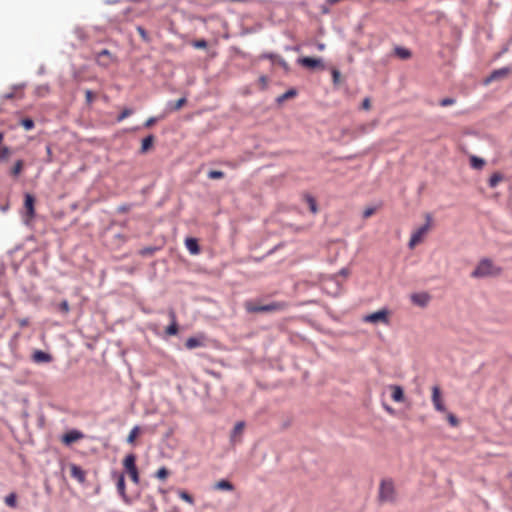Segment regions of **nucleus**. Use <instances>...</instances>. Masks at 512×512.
I'll return each instance as SVG.
<instances>
[{
  "instance_id": "0eeeda50",
  "label": "nucleus",
  "mask_w": 512,
  "mask_h": 512,
  "mask_svg": "<svg viewBox=\"0 0 512 512\" xmlns=\"http://www.w3.org/2000/svg\"><path fill=\"white\" fill-rule=\"evenodd\" d=\"M113 478L116 480V487L119 495L124 502L130 503L129 497L126 494L125 477L123 473L113 472Z\"/></svg>"
},
{
  "instance_id": "4d7b16f0",
  "label": "nucleus",
  "mask_w": 512,
  "mask_h": 512,
  "mask_svg": "<svg viewBox=\"0 0 512 512\" xmlns=\"http://www.w3.org/2000/svg\"><path fill=\"white\" fill-rule=\"evenodd\" d=\"M14 96H15V94L13 92H10V93L4 94L3 98L9 100V99H13Z\"/></svg>"
},
{
  "instance_id": "13d9d810",
  "label": "nucleus",
  "mask_w": 512,
  "mask_h": 512,
  "mask_svg": "<svg viewBox=\"0 0 512 512\" xmlns=\"http://www.w3.org/2000/svg\"><path fill=\"white\" fill-rule=\"evenodd\" d=\"M259 81H260V83L262 84V86H263V87H265V86H266V84H267V78H266L265 76H261V77L259 78Z\"/></svg>"
},
{
  "instance_id": "f8f14e48",
  "label": "nucleus",
  "mask_w": 512,
  "mask_h": 512,
  "mask_svg": "<svg viewBox=\"0 0 512 512\" xmlns=\"http://www.w3.org/2000/svg\"><path fill=\"white\" fill-rule=\"evenodd\" d=\"M262 57L265 59H270L273 63H277L279 66H281L283 68V70L286 73H288L290 71L289 64L280 55L273 54V53H265V54H263Z\"/></svg>"
},
{
  "instance_id": "bb28decb",
  "label": "nucleus",
  "mask_w": 512,
  "mask_h": 512,
  "mask_svg": "<svg viewBox=\"0 0 512 512\" xmlns=\"http://www.w3.org/2000/svg\"><path fill=\"white\" fill-rule=\"evenodd\" d=\"M185 346L187 349H194L202 346V341L196 337H190L186 340Z\"/></svg>"
},
{
  "instance_id": "37998d69",
  "label": "nucleus",
  "mask_w": 512,
  "mask_h": 512,
  "mask_svg": "<svg viewBox=\"0 0 512 512\" xmlns=\"http://www.w3.org/2000/svg\"><path fill=\"white\" fill-rule=\"evenodd\" d=\"M36 92L39 96H45L49 92L48 85H40L37 87Z\"/></svg>"
},
{
  "instance_id": "603ef678",
  "label": "nucleus",
  "mask_w": 512,
  "mask_h": 512,
  "mask_svg": "<svg viewBox=\"0 0 512 512\" xmlns=\"http://www.w3.org/2000/svg\"><path fill=\"white\" fill-rule=\"evenodd\" d=\"M156 121H157V118H155V117H150V118H148V119L146 120V122L144 123V127H145V128H149V127H151L154 123H156Z\"/></svg>"
},
{
  "instance_id": "de8ad7c7",
  "label": "nucleus",
  "mask_w": 512,
  "mask_h": 512,
  "mask_svg": "<svg viewBox=\"0 0 512 512\" xmlns=\"http://www.w3.org/2000/svg\"><path fill=\"white\" fill-rule=\"evenodd\" d=\"M447 420H448L449 424L453 427H455L459 424L457 417L452 413H448Z\"/></svg>"
},
{
  "instance_id": "20e7f679",
  "label": "nucleus",
  "mask_w": 512,
  "mask_h": 512,
  "mask_svg": "<svg viewBox=\"0 0 512 512\" xmlns=\"http://www.w3.org/2000/svg\"><path fill=\"white\" fill-rule=\"evenodd\" d=\"M379 498L382 502H393L395 500V488L391 480H383L381 482Z\"/></svg>"
},
{
  "instance_id": "6e6552de",
  "label": "nucleus",
  "mask_w": 512,
  "mask_h": 512,
  "mask_svg": "<svg viewBox=\"0 0 512 512\" xmlns=\"http://www.w3.org/2000/svg\"><path fill=\"white\" fill-rule=\"evenodd\" d=\"M364 321L369 322V323L382 322V323L387 324L389 322L388 311L386 309H382V310L376 311L374 313H371L369 315H366L364 317Z\"/></svg>"
},
{
  "instance_id": "58836bf2",
  "label": "nucleus",
  "mask_w": 512,
  "mask_h": 512,
  "mask_svg": "<svg viewBox=\"0 0 512 512\" xmlns=\"http://www.w3.org/2000/svg\"><path fill=\"white\" fill-rule=\"evenodd\" d=\"M133 113V110L132 109H129V108H125L118 116H117V121L118 122H121L123 121L125 118L129 117L131 114Z\"/></svg>"
},
{
  "instance_id": "dca6fc26",
  "label": "nucleus",
  "mask_w": 512,
  "mask_h": 512,
  "mask_svg": "<svg viewBox=\"0 0 512 512\" xmlns=\"http://www.w3.org/2000/svg\"><path fill=\"white\" fill-rule=\"evenodd\" d=\"M83 437L82 432L78 430H71L62 436V442L65 445H70Z\"/></svg>"
},
{
  "instance_id": "1a4fd4ad",
  "label": "nucleus",
  "mask_w": 512,
  "mask_h": 512,
  "mask_svg": "<svg viewBox=\"0 0 512 512\" xmlns=\"http://www.w3.org/2000/svg\"><path fill=\"white\" fill-rule=\"evenodd\" d=\"M114 60L115 57L108 49H103L96 54V62L102 67H108Z\"/></svg>"
},
{
  "instance_id": "5701e85b",
  "label": "nucleus",
  "mask_w": 512,
  "mask_h": 512,
  "mask_svg": "<svg viewBox=\"0 0 512 512\" xmlns=\"http://www.w3.org/2000/svg\"><path fill=\"white\" fill-rule=\"evenodd\" d=\"M170 317L172 319L171 324L166 328V334L168 335H176L178 333V325L175 319L174 311H170Z\"/></svg>"
},
{
  "instance_id": "49530a36",
  "label": "nucleus",
  "mask_w": 512,
  "mask_h": 512,
  "mask_svg": "<svg viewBox=\"0 0 512 512\" xmlns=\"http://www.w3.org/2000/svg\"><path fill=\"white\" fill-rule=\"evenodd\" d=\"M455 103H456V99L455 98H450V97L443 98L440 101V105L443 106V107L450 106V105H453Z\"/></svg>"
},
{
  "instance_id": "bf43d9fd",
  "label": "nucleus",
  "mask_w": 512,
  "mask_h": 512,
  "mask_svg": "<svg viewBox=\"0 0 512 512\" xmlns=\"http://www.w3.org/2000/svg\"><path fill=\"white\" fill-rule=\"evenodd\" d=\"M340 275L342 276H347L349 274V270L347 268H342L340 271H339Z\"/></svg>"
},
{
  "instance_id": "f03ea898",
  "label": "nucleus",
  "mask_w": 512,
  "mask_h": 512,
  "mask_svg": "<svg viewBox=\"0 0 512 512\" xmlns=\"http://www.w3.org/2000/svg\"><path fill=\"white\" fill-rule=\"evenodd\" d=\"M502 272L501 267L496 266L489 258L482 259L471 273L472 278L496 277Z\"/></svg>"
},
{
  "instance_id": "864d4df0",
  "label": "nucleus",
  "mask_w": 512,
  "mask_h": 512,
  "mask_svg": "<svg viewBox=\"0 0 512 512\" xmlns=\"http://www.w3.org/2000/svg\"><path fill=\"white\" fill-rule=\"evenodd\" d=\"M370 107H371L370 99L368 97H366L362 102V108L365 110H368V109H370Z\"/></svg>"
},
{
  "instance_id": "c756f323",
  "label": "nucleus",
  "mask_w": 512,
  "mask_h": 512,
  "mask_svg": "<svg viewBox=\"0 0 512 512\" xmlns=\"http://www.w3.org/2000/svg\"><path fill=\"white\" fill-rule=\"evenodd\" d=\"M178 496L180 499L187 502L188 504L194 505V498L188 492H186L184 490H179Z\"/></svg>"
},
{
  "instance_id": "79ce46f5",
  "label": "nucleus",
  "mask_w": 512,
  "mask_h": 512,
  "mask_svg": "<svg viewBox=\"0 0 512 512\" xmlns=\"http://www.w3.org/2000/svg\"><path fill=\"white\" fill-rule=\"evenodd\" d=\"M207 45V41L204 39H199L192 43V46L197 49H204L207 47Z\"/></svg>"
},
{
  "instance_id": "a18cd8bd",
  "label": "nucleus",
  "mask_w": 512,
  "mask_h": 512,
  "mask_svg": "<svg viewBox=\"0 0 512 512\" xmlns=\"http://www.w3.org/2000/svg\"><path fill=\"white\" fill-rule=\"evenodd\" d=\"M128 474L130 475L131 477V480L135 483V484H138L139 483V473H138V469H134V470H131V471H128Z\"/></svg>"
},
{
  "instance_id": "9b49d317",
  "label": "nucleus",
  "mask_w": 512,
  "mask_h": 512,
  "mask_svg": "<svg viewBox=\"0 0 512 512\" xmlns=\"http://www.w3.org/2000/svg\"><path fill=\"white\" fill-rule=\"evenodd\" d=\"M31 359L36 364H42L50 363L53 360V357L48 352L42 350H35L31 356Z\"/></svg>"
},
{
  "instance_id": "09e8293b",
  "label": "nucleus",
  "mask_w": 512,
  "mask_h": 512,
  "mask_svg": "<svg viewBox=\"0 0 512 512\" xmlns=\"http://www.w3.org/2000/svg\"><path fill=\"white\" fill-rule=\"evenodd\" d=\"M85 100L88 105H91L94 101V94L91 90L87 89L85 91Z\"/></svg>"
},
{
  "instance_id": "f257e3e1",
  "label": "nucleus",
  "mask_w": 512,
  "mask_h": 512,
  "mask_svg": "<svg viewBox=\"0 0 512 512\" xmlns=\"http://www.w3.org/2000/svg\"><path fill=\"white\" fill-rule=\"evenodd\" d=\"M244 307L248 313H272L286 311L289 304L284 301H275L265 305H257L252 301H246Z\"/></svg>"
},
{
  "instance_id": "e433bc0d",
  "label": "nucleus",
  "mask_w": 512,
  "mask_h": 512,
  "mask_svg": "<svg viewBox=\"0 0 512 512\" xmlns=\"http://www.w3.org/2000/svg\"><path fill=\"white\" fill-rule=\"evenodd\" d=\"M21 125L26 131H29L34 128L35 123L31 118H24L21 120Z\"/></svg>"
},
{
  "instance_id": "a211bd4d",
  "label": "nucleus",
  "mask_w": 512,
  "mask_h": 512,
  "mask_svg": "<svg viewBox=\"0 0 512 512\" xmlns=\"http://www.w3.org/2000/svg\"><path fill=\"white\" fill-rule=\"evenodd\" d=\"M214 490H218V491H234L235 487L234 485L226 480V479H221L219 481H217L216 483H214L213 487H212Z\"/></svg>"
},
{
  "instance_id": "680f3d73",
  "label": "nucleus",
  "mask_w": 512,
  "mask_h": 512,
  "mask_svg": "<svg viewBox=\"0 0 512 512\" xmlns=\"http://www.w3.org/2000/svg\"><path fill=\"white\" fill-rule=\"evenodd\" d=\"M130 11H131V9H130V8H125V9L123 10V16H125V15H126L127 13H129Z\"/></svg>"
},
{
  "instance_id": "3c124183",
  "label": "nucleus",
  "mask_w": 512,
  "mask_h": 512,
  "mask_svg": "<svg viewBox=\"0 0 512 512\" xmlns=\"http://www.w3.org/2000/svg\"><path fill=\"white\" fill-rule=\"evenodd\" d=\"M375 211L376 209L374 207H367L366 209H364L362 216L364 219H367L371 217L375 213Z\"/></svg>"
},
{
  "instance_id": "a878e982",
  "label": "nucleus",
  "mask_w": 512,
  "mask_h": 512,
  "mask_svg": "<svg viewBox=\"0 0 512 512\" xmlns=\"http://www.w3.org/2000/svg\"><path fill=\"white\" fill-rule=\"evenodd\" d=\"M470 165L472 168L479 170L482 169L483 166L485 165V160L477 156H471Z\"/></svg>"
},
{
  "instance_id": "393cba45",
  "label": "nucleus",
  "mask_w": 512,
  "mask_h": 512,
  "mask_svg": "<svg viewBox=\"0 0 512 512\" xmlns=\"http://www.w3.org/2000/svg\"><path fill=\"white\" fill-rule=\"evenodd\" d=\"M304 200L307 202L310 211L313 214H316L318 212V206H317V202H316L315 198L310 194H305Z\"/></svg>"
},
{
  "instance_id": "4be33fe9",
  "label": "nucleus",
  "mask_w": 512,
  "mask_h": 512,
  "mask_svg": "<svg viewBox=\"0 0 512 512\" xmlns=\"http://www.w3.org/2000/svg\"><path fill=\"white\" fill-rule=\"evenodd\" d=\"M185 244L191 254L199 253L200 248L195 238H187Z\"/></svg>"
},
{
  "instance_id": "f704fd0d",
  "label": "nucleus",
  "mask_w": 512,
  "mask_h": 512,
  "mask_svg": "<svg viewBox=\"0 0 512 512\" xmlns=\"http://www.w3.org/2000/svg\"><path fill=\"white\" fill-rule=\"evenodd\" d=\"M11 155V149L5 145L0 146V161L7 160Z\"/></svg>"
},
{
  "instance_id": "c85d7f7f",
  "label": "nucleus",
  "mask_w": 512,
  "mask_h": 512,
  "mask_svg": "<svg viewBox=\"0 0 512 512\" xmlns=\"http://www.w3.org/2000/svg\"><path fill=\"white\" fill-rule=\"evenodd\" d=\"M395 53L397 56H399L401 59H408L411 57V52L403 47H396Z\"/></svg>"
},
{
  "instance_id": "5fc2aeb1",
  "label": "nucleus",
  "mask_w": 512,
  "mask_h": 512,
  "mask_svg": "<svg viewBox=\"0 0 512 512\" xmlns=\"http://www.w3.org/2000/svg\"><path fill=\"white\" fill-rule=\"evenodd\" d=\"M46 152H47V160H46V162H51L52 161V150H51L50 145L46 146Z\"/></svg>"
},
{
  "instance_id": "cd10ccee",
  "label": "nucleus",
  "mask_w": 512,
  "mask_h": 512,
  "mask_svg": "<svg viewBox=\"0 0 512 512\" xmlns=\"http://www.w3.org/2000/svg\"><path fill=\"white\" fill-rule=\"evenodd\" d=\"M503 180V175L499 172H496L494 174H492V176L489 178V186L491 188H495L499 182H501Z\"/></svg>"
},
{
  "instance_id": "72a5a7b5",
  "label": "nucleus",
  "mask_w": 512,
  "mask_h": 512,
  "mask_svg": "<svg viewBox=\"0 0 512 512\" xmlns=\"http://www.w3.org/2000/svg\"><path fill=\"white\" fill-rule=\"evenodd\" d=\"M297 94V91L295 89H289L288 91H286L285 93H283L282 95H280L278 98H277V101L279 103L291 98V97H294L295 95Z\"/></svg>"
},
{
  "instance_id": "052dcab7",
  "label": "nucleus",
  "mask_w": 512,
  "mask_h": 512,
  "mask_svg": "<svg viewBox=\"0 0 512 512\" xmlns=\"http://www.w3.org/2000/svg\"><path fill=\"white\" fill-rule=\"evenodd\" d=\"M317 48H318V50L322 51V50H324V49H325V44H323V43H318V44H317Z\"/></svg>"
},
{
  "instance_id": "c9c22d12",
  "label": "nucleus",
  "mask_w": 512,
  "mask_h": 512,
  "mask_svg": "<svg viewBox=\"0 0 512 512\" xmlns=\"http://www.w3.org/2000/svg\"><path fill=\"white\" fill-rule=\"evenodd\" d=\"M332 81L335 86H338L341 83V73L338 69L333 68L331 70Z\"/></svg>"
},
{
  "instance_id": "9d476101",
  "label": "nucleus",
  "mask_w": 512,
  "mask_h": 512,
  "mask_svg": "<svg viewBox=\"0 0 512 512\" xmlns=\"http://www.w3.org/2000/svg\"><path fill=\"white\" fill-rule=\"evenodd\" d=\"M432 403L434 408L439 412H445L446 408L441 398V390L439 386L432 387Z\"/></svg>"
},
{
  "instance_id": "4c0bfd02",
  "label": "nucleus",
  "mask_w": 512,
  "mask_h": 512,
  "mask_svg": "<svg viewBox=\"0 0 512 512\" xmlns=\"http://www.w3.org/2000/svg\"><path fill=\"white\" fill-rule=\"evenodd\" d=\"M207 176L209 179H222L224 178L225 174L220 170H211L208 172Z\"/></svg>"
},
{
  "instance_id": "e2e57ef3",
  "label": "nucleus",
  "mask_w": 512,
  "mask_h": 512,
  "mask_svg": "<svg viewBox=\"0 0 512 512\" xmlns=\"http://www.w3.org/2000/svg\"><path fill=\"white\" fill-rule=\"evenodd\" d=\"M26 324H27V320H23V321L21 322V325H22V326H23V325H26Z\"/></svg>"
},
{
  "instance_id": "423d86ee",
  "label": "nucleus",
  "mask_w": 512,
  "mask_h": 512,
  "mask_svg": "<svg viewBox=\"0 0 512 512\" xmlns=\"http://www.w3.org/2000/svg\"><path fill=\"white\" fill-rule=\"evenodd\" d=\"M297 63L300 64L303 67L310 68V69H324V63L321 58H313V57H300L297 59Z\"/></svg>"
},
{
  "instance_id": "a19ab883",
  "label": "nucleus",
  "mask_w": 512,
  "mask_h": 512,
  "mask_svg": "<svg viewBox=\"0 0 512 512\" xmlns=\"http://www.w3.org/2000/svg\"><path fill=\"white\" fill-rule=\"evenodd\" d=\"M169 475V471L165 467H161L156 472V477L160 480H164Z\"/></svg>"
},
{
  "instance_id": "39448f33",
  "label": "nucleus",
  "mask_w": 512,
  "mask_h": 512,
  "mask_svg": "<svg viewBox=\"0 0 512 512\" xmlns=\"http://www.w3.org/2000/svg\"><path fill=\"white\" fill-rule=\"evenodd\" d=\"M34 204H35L34 196L29 193H26L25 199H24L25 213L23 214V221L27 225L29 224V222L32 220V218L35 215Z\"/></svg>"
},
{
  "instance_id": "aec40b11",
  "label": "nucleus",
  "mask_w": 512,
  "mask_h": 512,
  "mask_svg": "<svg viewBox=\"0 0 512 512\" xmlns=\"http://www.w3.org/2000/svg\"><path fill=\"white\" fill-rule=\"evenodd\" d=\"M135 462H136V456L134 454H128L124 458L123 466L127 472L137 468Z\"/></svg>"
},
{
  "instance_id": "6ab92c4d",
  "label": "nucleus",
  "mask_w": 512,
  "mask_h": 512,
  "mask_svg": "<svg viewBox=\"0 0 512 512\" xmlns=\"http://www.w3.org/2000/svg\"><path fill=\"white\" fill-rule=\"evenodd\" d=\"M244 426H245V423L243 421H239L235 424V426L230 434L231 443L236 442V438L242 434V432L244 430Z\"/></svg>"
},
{
  "instance_id": "b1692460",
  "label": "nucleus",
  "mask_w": 512,
  "mask_h": 512,
  "mask_svg": "<svg viewBox=\"0 0 512 512\" xmlns=\"http://www.w3.org/2000/svg\"><path fill=\"white\" fill-rule=\"evenodd\" d=\"M23 166H24L23 160H17L10 170V175L14 178H17L21 174V172L23 170Z\"/></svg>"
},
{
  "instance_id": "ea45409f",
  "label": "nucleus",
  "mask_w": 512,
  "mask_h": 512,
  "mask_svg": "<svg viewBox=\"0 0 512 512\" xmlns=\"http://www.w3.org/2000/svg\"><path fill=\"white\" fill-rule=\"evenodd\" d=\"M74 34L81 41H85L86 38H87L85 31L82 28H79V27L74 29Z\"/></svg>"
},
{
  "instance_id": "7c9ffc66",
  "label": "nucleus",
  "mask_w": 512,
  "mask_h": 512,
  "mask_svg": "<svg viewBox=\"0 0 512 512\" xmlns=\"http://www.w3.org/2000/svg\"><path fill=\"white\" fill-rule=\"evenodd\" d=\"M139 432H140V427L139 426H134L131 429V431H130L128 437H127V440H126L127 443L133 444L135 439H136V437L138 436Z\"/></svg>"
},
{
  "instance_id": "412c9836",
  "label": "nucleus",
  "mask_w": 512,
  "mask_h": 512,
  "mask_svg": "<svg viewBox=\"0 0 512 512\" xmlns=\"http://www.w3.org/2000/svg\"><path fill=\"white\" fill-rule=\"evenodd\" d=\"M154 141L155 137L152 134L145 137L141 143L140 153H146L152 147Z\"/></svg>"
},
{
  "instance_id": "8fccbe9b",
  "label": "nucleus",
  "mask_w": 512,
  "mask_h": 512,
  "mask_svg": "<svg viewBox=\"0 0 512 512\" xmlns=\"http://www.w3.org/2000/svg\"><path fill=\"white\" fill-rule=\"evenodd\" d=\"M155 251H156L155 247H145L140 250V254L142 256H149V255H152Z\"/></svg>"
},
{
  "instance_id": "473e14b6",
  "label": "nucleus",
  "mask_w": 512,
  "mask_h": 512,
  "mask_svg": "<svg viewBox=\"0 0 512 512\" xmlns=\"http://www.w3.org/2000/svg\"><path fill=\"white\" fill-rule=\"evenodd\" d=\"M186 98L185 97H182L180 99H178L177 101H175L174 103H169V108L170 110H174V111H177L179 109H181L184 104L186 103Z\"/></svg>"
},
{
  "instance_id": "4468645a",
  "label": "nucleus",
  "mask_w": 512,
  "mask_h": 512,
  "mask_svg": "<svg viewBox=\"0 0 512 512\" xmlns=\"http://www.w3.org/2000/svg\"><path fill=\"white\" fill-rule=\"evenodd\" d=\"M70 475L74 479H76L79 483L83 484L86 480V473L85 471L76 464L70 465Z\"/></svg>"
},
{
  "instance_id": "0e129e2a",
  "label": "nucleus",
  "mask_w": 512,
  "mask_h": 512,
  "mask_svg": "<svg viewBox=\"0 0 512 512\" xmlns=\"http://www.w3.org/2000/svg\"><path fill=\"white\" fill-rule=\"evenodd\" d=\"M323 12H324V13H327V12H328V9H326V7H323Z\"/></svg>"
},
{
  "instance_id": "7ed1b4c3",
  "label": "nucleus",
  "mask_w": 512,
  "mask_h": 512,
  "mask_svg": "<svg viewBox=\"0 0 512 512\" xmlns=\"http://www.w3.org/2000/svg\"><path fill=\"white\" fill-rule=\"evenodd\" d=\"M432 217L430 214L426 215V223L417 228L411 235L408 246L413 249L418 243H420L424 235L429 231L431 226Z\"/></svg>"
},
{
  "instance_id": "ddd939ff",
  "label": "nucleus",
  "mask_w": 512,
  "mask_h": 512,
  "mask_svg": "<svg viewBox=\"0 0 512 512\" xmlns=\"http://www.w3.org/2000/svg\"><path fill=\"white\" fill-rule=\"evenodd\" d=\"M510 73V69L507 67H503L497 70H494L484 81L485 84H489L493 81L499 80L501 78L506 77Z\"/></svg>"
},
{
  "instance_id": "f3484780",
  "label": "nucleus",
  "mask_w": 512,
  "mask_h": 512,
  "mask_svg": "<svg viewBox=\"0 0 512 512\" xmlns=\"http://www.w3.org/2000/svg\"><path fill=\"white\" fill-rule=\"evenodd\" d=\"M389 389L391 390V398L394 402L401 403L404 401V391L403 388L399 385H390Z\"/></svg>"
},
{
  "instance_id": "c03bdc74",
  "label": "nucleus",
  "mask_w": 512,
  "mask_h": 512,
  "mask_svg": "<svg viewBox=\"0 0 512 512\" xmlns=\"http://www.w3.org/2000/svg\"><path fill=\"white\" fill-rule=\"evenodd\" d=\"M59 310L64 314H67L70 311L69 303L67 300H63L60 302Z\"/></svg>"
},
{
  "instance_id": "2eb2a0df",
  "label": "nucleus",
  "mask_w": 512,
  "mask_h": 512,
  "mask_svg": "<svg viewBox=\"0 0 512 512\" xmlns=\"http://www.w3.org/2000/svg\"><path fill=\"white\" fill-rule=\"evenodd\" d=\"M411 301L413 304L419 307H425L430 301V296L427 293H414L411 295Z\"/></svg>"
},
{
  "instance_id": "6e6d98bb",
  "label": "nucleus",
  "mask_w": 512,
  "mask_h": 512,
  "mask_svg": "<svg viewBox=\"0 0 512 512\" xmlns=\"http://www.w3.org/2000/svg\"><path fill=\"white\" fill-rule=\"evenodd\" d=\"M137 31L143 39H146L147 33L143 27H141V26L137 27Z\"/></svg>"
},
{
  "instance_id": "69168bd1",
  "label": "nucleus",
  "mask_w": 512,
  "mask_h": 512,
  "mask_svg": "<svg viewBox=\"0 0 512 512\" xmlns=\"http://www.w3.org/2000/svg\"><path fill=\"white\" fill-rule=\"evenodd\" d=\"M7 210V207L6 206H3L2 207V211H6Z\"/></svg>"
},
{
  "instance_id": "2f4dec72",
  "label": "nucleus",
  "mask_w": 512,
  "mask_h": 512,
  "mask_svg": "<svg viewBox=\"0 0 512 512\" xmlns=\"http://www.w3.org/2000/svg\"><path fill=\"white\" fill-rule=\"evenodd\" d=\"M4 501L7 506L15 508L17 505V496L15 493H10L5 497Z\"/></svg>"
}]
</instances>
